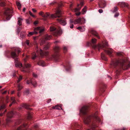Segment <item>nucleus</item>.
I'll list each match as a JSON object with an SVG mask.
<instances>
[{"mask_svg":"<svg viewBox=\"0 0 130 130\" xmlns=\"http://www.w3.org/2000/svg\"><path fill=\"white\" fill-rule=\"evenodd\" d=\"M51 5H55L56 7L55 9V13L50 15L47 13L44 14L43 12H41L39 13V14L44 18L45 20L47 18L55 19L59 18H60L57 19V21L62 25H65L67 24L66 18L64 17H62V15L63 13L60 8L62 5L56 2L52 3L51 4Z\"/></svg>","mask_w":130,"mask_h":130,"instance_id":"nucleus-1","label":"nucleus"},{"mask_svg":"<svg viewBox=\"0 0 130 130\" xmlns=\"http://www.w3.org/2000/svg\"><path fill=\"white\" fill-rule=\"evenodd\" d=\"M15 60V65L16 67H19L22 68L23 69V71L26 72H29L30 71V69L31 67V65L28 63H26L27 60V58L24 59L23 62H24V66L23 67L22 63L19 61L17 57H13Z\"/></svg>","mask_w":130,"mask_h":130,"instance_id":"nucleus-2","label":"nucleus"},{"mask_svg":"<svg viewBox=\"0 0 130 130\" xmlns=\"http://www.w3.org/2000/svg\"><path fill=\"white\" fill-rule=\"evenodd\" d=\"M113 64L115 65H120L122 68L124 70H126L130 68V62L128 59L118 58L113 62Z\"/></svg>","mask_w":130,"mask_h":130,"instance_id":"nucleus-3","label":"nucleus"},{"mask_svg":"<svg viewBox=\"0 0 130 130\" xmlns=\"http://www.w3.org/2000/svg\"><path fill=\"white\" fill-rule=\"evenodd\" d=\"M96 40L95 39H92L90 43H88L89 46L90 45L95 50L100 51L101 49H103L105 52V51L106 45L105 44L102 43L101 44H98V45L96 44Z\"/></svg>","mask_w":130,"mask_h":130,"instance_id":"nucleus-4","label":"nucleus"},{"mask_svg":"<svg viewBox=\"0 0 130 130\" xmlns=\"http://www.w3.org/2000/svg\"><path fill=\"white\" fill-rule=\"evenodd\" d=\"M21 53V49L18 48H14L11 51L6 50L5 53L6 56H11L12 57H18Z\"/></svg>","mask_w":130,"mask_h":130,"instance_id":"nucleus-5","label":"nucleus"},{"mask_svg":"<svg viewBox=\"0 0 130 130\" xmlns=\"http://www.w3.org/2000/svg\"><path fill=\"white\" fill-rule=\"evenodd\" d=\"M85 20L84 18H79L74 21L73 20L71 19L70 20V27L71 28H73V27L74 23L75 24L80 23L82 24L85 23Z\"/></svg>","mask_w":130,"mask_h":130,"instance_id":"nucleus-6","label":"nucleus"},{"mask_svg":"<svg viewBox=\"0 0 130 130\" xmlns=\"http://www.w3.org/2000/svg\"><path fill=\"white\" fill-rule=\"evenodd\" d=\"M44 30V28L42 27H38L34 28V31L30 32L27 35V36L30 37L34 34H37L39 32L40 34H42Z\"/></svg>","mask_w":130,"mask_h":130,"instance_id":"nucleus-7","label":"nucleus"},{"mask_svg":"<svg viewBox=\"0 0 130 130\" xmlns=\"http://www.w3.org/2000/svg\"><path fill=\"white\" fill-rule=\"evenodd\" d=\"M38 45V44L36 43V49L38 53L39 52V54L41 56L47 55L48 54V52H45L44 51L45 50H47L48 49L49 47L48 45H47L44 46L43 47V51L42 50L40 49L39 52H38L39 47Z\"/></svg>","mask_w":130,"mask_h":130,"instance_id":"nucleus-8","label":"nucleus"},{"mask_svg":"<svg viewBox=\"0 0 130 130\" xmlns=\"http://www.w3.org/2000/svg\"><path fill=\"white\" fill-rule=\"evenodd\" d=\"M50 31L51 33L54 36L57 37L58 35L61 34L62 30L60 28L56 30V28L54 26H52L50 27Z\"/></svg>","mask_w":130,"mask_h":130,"instance_id":"nucleus-9","label":"nucleus"},{"mask_svg":"<svg viewBox=\"0 0 130 130\" xmlns=\"http://www.w3.org/2000/svg\"><path fill=\"white\" fill-rule=\"evenodd\" d=\"M4 100L3 98H0V111L1 112L0 116H3L7 112V110L5 109L6 105L4 103Z\"/></svg>","mask_w":130,"mask_h":130,"instance_id":"nucleus-10","label":"nucleus"},{"mask_svg":"<svg viewBox=\"0 0 130 130\" xmlns=\"http://www.w3.org/2000/svg\"><path fill=\"white\" fill-rule=\"evenodd\" d=\"M15 114V112L13 111H10L8 112L6 115L7 119L6 120V124L7 125L8 123L10 122L11 120L10 118L13 117V115Z\"/></svg>","mask_w":130,"mask_h":130,"instance_id":"nucleus-11","label":"nucleus"},{"mask_svg":"<svg viewBox=\"0 0 130 130\" xmlns=\"http://www.w3.org/2000/svg\"><path fill=\"white\" fill-rule=\"evenodd\" d=\"M12 10L9 8L5 11L4 12V15L7 20H9L11 18L12 16Z\"/></svg>","mask_w":130,"mask_h":130,"instance_id":"nucleus-12","label":"nucleus"},{"mask_svg":"<svg viewBox=\"0 0 130 130\" xmlns=\"http://www.w3.org/2000/svg\"><path fill=\"white\" fill-rule=\"evenodd\" d=\"M52 36L51 35H48L46 34L45 35L44 37V38L43 40L41 41L40 44L41 45H43L45 43V40H50L52 38Z\"/></svg>","mask_w":130,"mask_h":130,"instance_id":"nucleus-13","label":"nucleus"},{"mask_svg":"<svg viewBox=\"0 0 130 130\" xmlns=\"http://www.w3.org/2000/svg\"><path fill=\"white\" fill-rule=\"evenodd\" d=\"M22 77L21 76H20L18 78V79L17 80V88L18 89V90H21L23 88V86H22L21 84L20 83V81L22 79Z\"/></svg>","mask_w":130,"mask_h":130,"instance_id":"nucleus-14","label":"nucleus"},{"mask_svg":"<svg viewBox=\"0 0 130 130\" xmlns=\"http://www.w3.org/2000/svg\"><path fill=\"white\" fill-rule=\"evenodd\" d=\"M27 84H29L30 83L34 87H36L37 86V82L35 79H32L30 80H27Z\"/></svg>","mask_w":130,"mask_h":130,"instance_id":"nucleus-15","label":"nucleus"},{"mask_svg":"<svg viewBox=\"0 0 130 130\" xmlns=\"http://www.w3.org/2000/svg\"><path fill=\"white\" fill-rule=\"evenodd\" d=\"M80 1V4H78L77 5V8H76L74 10V12H77V11H79L81 9L82 6L84 5V3L82 1L83 0H79Z\"/></svg>","mask_w":130,"mask_h":130,"instance_id":"nucleus-16","label":"nucleus"},{"mask_svg":"<svg viewBox=\"0 0 130 130\" xmlns=\"http://www.w3.org/2000/svg\"><path fill=\"white\" fill-rule=\"evenodd\" d=\"M64 66L66 71H69L71 67L70 62L68 61H66L65 64L64 65Z\"/></svg>","mask_w":130,"mask_h":130,"instance_id":"nucleus-17","label":"nucleus"},{"mask_svg":"<svg viewBox=\"0 0 130 130\" xmlns=\"http://www.w3.org/2000/svg\"><path fill=\"white\" fill-rule=\"evenodd\" d=\"M46 59L48 60H53L55 62H58L60 60V57H46Z\"/></svg>","mask_w":130,"mask_h":130,"instance_id":"nucleus-18","label":"nucleus"},{"mask_svg":"<svg viewBox=\"0 0 130 130\" xmlns=\"http://www.w3.org/2000/svg\"><path fill=\"white\" fill-rule=\"evenodd\" d=\"M37 64L38 65L44 67L46 66V64L44 61L39 59L37 61Z\"/></svg>","mask_w":130,"mask_h":130,"instance_id":"nucleus-19","label":"nucleus"},{"mask_svg":"<svg viewBox=\"0 0 130 130\" xmlns=\"http://www.w3.org/2000/svg\"><path fill=\"white\" fill-rule=\"evenodd\" d=\"M100 92L103 93L105 90V85L104 84L102 83L100 85Z\"/></svg>","mask_w":130,"mask_h":130,"instance_id":"nucleus-20","label":"nucleus"},{"mask_svg":"<svg viewBox=\"0 0 130 130\" xmlns=\"http://www.w3.org/2000/svg\"><path fill=\"white\" fill-rule=\"evenodd\" d=\"M99 6L100 8H104L106 6L105 2L104 0H102L101 2L99 4Z\"/></svg>","mask_w":130,"mask_h":130,"instance_id":"nucleus-21","label":"nucleus"},{"mask_svg":"<svg viewBox=\"0 0 130 130\" xmlns=\"http://www.w3.org/2000/svg\"><path fill=\"white\" fill-rule=\"evenodd\" d=\"M59 49V48L58 47H55V50L56 51V54L57 56H61L60 55V54L58 52Z\"/></svg>","mask_w":130,"mask_h":130,"instance_id":"nucleus-22","label":"nucleus"},{"mask_svg":"<svg viewBox=\"0 0 130 130\" xmlns=\"http://www.w3.org/2000/svg\"><path fill=\"white\" fill-rule=\"evenodd\" d=\"M91 33L92 34L96 36L98 38H100V37L98 36L97 32L93 30H92L91 31Z\"/></svg>","mask_w":130,"mask_h":130,"instance_id":"nucleus-23","label":"nucleus"},{"mask_svg":"<svg viewBox=\"0 0 130 130\" xmlns=\"http://www.w3.org/2000/svg\"><path fill=\"white\" fill-rule=\"evenodd\" d=\"M18 24L20 26H21L22 25V21H23V19L20 18H18Z\"/></svg>","mask_w":130,"mask_h":130,"instance_id":"nucleus-24","label":"nucleus"},{"mask_svg":"<svg viewBox=\"0 0 130 130\" xmlns=\"http://www.w3.org/2000/svg\"><path fill=\"white\" fill-rule=\"evenodd\" d=\"M29 106L27 104H24L23 105V106L28 110H30V108L29 107Z\"/></svg>","mask_w":130,"mask_h":130,"instance_id":"nucleus-25","label":"nucleus"},{"mask_svg":"<svg viewBox=\"0 0 130 130\" xmlns=\"http://www.w3.org/2000/svg\"><path fill=\"white\" fill-rule=\"evenodd\" d=\"M77 28L78 29L80 30L81 31H83L85 30V29L84 27L81 26L78 27Z\"/></svg>","mask_w":130,"mask_h":130,"instance_id":"nucleus-26","label":"nucleus"},{"mask_svg":"<svg viewBox=\"0 0 130 130\" xmlns=\"http://www.w3.org/2000/svg\"><path fill=\"white\" fill-rule=\"evenodd\" d=\"M31 20L30 18H29L28 19L26 20V22L27 24H30L31 22Z\"/></svg>","mask_w":130,"mask_h":130,"instance_id":"nucleus-27","label":"nucleus"},{"mask_svg":"<svg viewBox=\"0 0 130 130\" xmlns=\"http://www.w3.org/2000/svg\"><path fill=\"white\" fill-rule=\"evenodd\" d=\"M32 116L30 113H28L27 116V119L29 120H31L32 118Z\"/></svg>","mask_w":130,"mask_h":130,"instance_id":"nucleus-28","label":"nucleus"},{"mask_svg":"<svg viewBox=\"0 0 130 130\" xmlns=\"http://www.w3.org/2000/svg\"><path fill=\"white\" fill-rule=\"evenodd\" d=\"M86 6H85L84 8H83L82 9V13L83 14H84L85 12H86Z\"/></svg>","mask_w":130,"mask_h":130,"instance_id":"nucleus-29","label":"nucleus"},{"mask_svg":"<svg viewBox=\"0 0 130 130\" xmlns=\"http://www.w3.org/2000/svg\"><path fill=\"white\" fill-rule=\"evenodd\" d=\"M5 6V3L4 2H0V6L4 7Z\"/></svg>","mask_w":130,"mask_h":130,"instance_id":"nucleus-30","label":"nucleus"},{"mask_svg":"<svg viewBox=\"0 0 130 130\" xmlns=\"http://www.w3.org/2000/svg\"><path fill=\"white\" fill-rule=\"evenodd\" d=\"M122 6L127 7L128 6L127 4L125 3L122 2Z\"/></svg>","mask_w":130,"mask_h":130,"instance_id":"nucleus-31","label":"nucleus"},{"mask_svg":"<svg viewBox=\"0 0 130 130\" xmlns=\"http://www.w3.org/2000/svg\"><path fill=\"white\" fill-rule=\"evenodd\" d=\"M11 99L12 101V103H15L16 102L15 101V99H14V97H12L11 98Z\"/></svg>","mask_w":130,"mask_h":130,"instance_id":"nucleus-32","label":"nucleus"},{"mask_svg":"<svg viewBox=\"0 0 130 130\" xmlns=\"http://www.w3.org/2000/svg\"><path fill=\"white\" fill-rule=\"evenodd\" d=\"M117 7L116 6H115L114 8L113 9V10L112 12H115L117 10Z\"/></svg>","mask_w":130,"mask_h":130,"instance_id":"nucleus-33","label":"nucleus"},{"mask_svg":"<svg viewBox=\"0 0 130 130\" xmlns=\"http://www.w3.org/2000/svg\"><path fill=\"white\" fill-rule=\"evenodd\" d=\"M22 120H18L16 123V124H18L21 123L22 122Z\"/></svg>","mask_w":130,"mask_h":130,"instance_id":"nucleus-34","label":"nucleus"},{"mask_svg":"<svg viewBox=\"0 0 130 130\" xmlns=\"http://www.w3.org/2000/svg\"><path fill=\"white\" fill-rule=\"evenodd\" d=\"M21 27H19L17 29V32L18 34L20 32L21 29Z\"/></svg>","mask_w":130,"mask_h":130,"instance_id":"nucleus-35","label":"nucleus"},{"mask_svg":"<svg viewBox=\"0 0 130 130\" xmlns=\"http://www.w3.org/2000/svg\"><path fill=\"white\" fill-rule=\"evenodd\" d=\"M25 93L26 95H28L29 93V89H26L25 91Z\"/></svg>","mask_w":130,"mask_h":130,"instance_id":"nucleus-36","label":"nucleus"},{"mask_svg":"<svg viewBox=\"0 0 130 130\" xmlns=\"http://www.w3.org/2000/svg\"><path fill=\"white\" fill-rule=\"evenodd\" d=\"M18 89L17 88V90L18 91V92H17V95L18 96V97H19L20 96V92L19 91L20 90H18Z\"/></svg>","mask_w":130,"mask_h":130,"instance_id":"nucleus-37","label":"nucleus"},{"mask_svg":"<svg viewBox=\"0 0 130 130\" xmlns=\"http://www.w3.org/2000/svg\"><path fill=\"white\" fill-rule=\"evenodd\" d=\"M16 3L18 7H20L21 6V4L19 2H16Z\"/></svg>","mask_w":130,"mask_h":130,"instance_id":"nucleus-38","label":"nucleus"},{"mask_svg":"<svg viewBox=\"0 0 130 130\" xmlns=\"http://www.w3.org/2000/svg\"><path fill=\"white\" fill-rule=\"evenodd\" d=\"M63 51L65 53L67 51V49L66 47H63Z\"/></svg>","mask_w":130,"mask_h":130,"instance_id":"nucleus-39","label":"nucleus"},{"mask_svg":"<svg viewBox=\"0 0 130 130\" xmlns=\"http://www.w3.org/2000/svg\"><path fill=\"white\" fill-rule=\"evenodd\" d=\"M26 43L28 46L29 45V41L28 40H27L26 41Z\"/></svg>","mask_w":130,"mask_h":130,"instance_id":"nucleus-40","label":"nucleus"},{"mask_svg":"<svg viewBox=\"0 0 130 130\" xmlns=\"http://www.w3.org/2000/svg\"><path fill=\"white\" fill-rule=\"evenodd\" d=\"M117 54L118 56H122L123 53L121 52H118L117 53Z\"/></svg>","mask_w":130,"mask_h":130,"instance_id":"nucleus-41","label":"nucleus"},{"mask_svg":"<svg viewBox=\"0 0 130 130\" xmlns=\"http://www.w3.org/2000/svg\"><path fill=\"white\" fill-rule=\"evenodd\" d=\"M58 106H59V105H56V109L59 110L60 109V108H59Z\"/></svg>","mask_w":130,"mask_h":130,"instance_id":"nucleus-42","label":"nucleus"},{"mask_svg":"<svg viewBox=\"0 0 130 130\" xmlns=\"http://www.w3.org/2000/svg\"><path fill=\"white\" fill-rule=\"evenodd\" d=\"M29 14L31 16L34 17H35V15L32 14V13L30 11H29Z\"/></svg>","mask_w":130,"mask_h":130,"instance_id":"nucleus-43","label":"nucleus"},{"mask_svg":"<svg viewBox=\"0 0 130 130\" xmlns=\"http://www.w3.org/2000/svg\"><path fill=\"white\" fill-rule=\"evenodd\" d=\"M127 129L125 127H123L120 129V130H127Z\"/></svg>","mask_w":130,"mask_h":130,"instance_id":"nucleus-44","label":"nucleus"},{"mask_svg":"<svg viewBox=\"0 0 130 130\" xmlns=\"http://www.w3.org/2000/svg\"><path fill=\"white\" fill-rule=\"evenodd\" d=\"M81 12H77L76 13V15H79L80 14Z\"/></svg>","mask_w":130,"mask_h":130,"instance_id":"nucleus-45","label":"nucleus"},{"mask_svg":"<svg viewBox=\"0 0 130 130\" xmlns=\"http://www.w3.org/2000/svg\"><path fill=\"white\" fill-rule=\"evenodd\" d=\"M103 10L102 9H100L99 10V12L100 13H102L103 12Z\"/></svg>","mask_w":130,"mask_h":130,"instance_id":"nucleus-46","label":"nucleus"},{"mask_svg":"<svg viewBox=\"0 0 130 130\" xmlns=\"http://www.w3.org/2000/svg\"><path fill=\"white\" fill-rule=\"evenodd\" d=\"M38 127V125H35L34 127V128L36 129Z\"/></svg>","mask_w":130,"mask_h":130,"instance_id":"nucleus-47","label":"nucleus"},{"mask_svg":"<svg viewBox=\"0 0 130 130\" xmlns=\"http://www.w3.org/2000/svg\"><path fill=\"white\" fill-rule=\"evenodd\" d=\"M51 110L52 109H56V105L55 106H53L50 109Z\"/></svg>","mask_w":130,"mask_h":130,"instance_id":"nucleus-48","label":"nucleus"},{"mask_svg":"<svg viewBox=\"0 0 130 130\" xmlns=\"http://www.w3.org/2000/svg\"><path fill=\"white\" fill-rule=\"evenodd\" d=\"M38 22L37 21H35L34 22V24L35 25H37V24H38Z\"/></svg>","mask_w":130,"mask_h":130,"instance_id":"nucleus-49","label":"nucleus"},{"mask_svg":"<svg viewBox=\"0 0 130 130\" xmlns=\"http://www.w3.org/2000/svg\"><path fill=\"white\" fill-rule=\"evenodd\" d=\"M107 78H108L110 80L112 78L110 76L108 75H107Z\"/></svg>","mask_w":130,"mask_h":130,"instance_id":"nucleus-50","label":"nucleus"},{"mask_svg":"<svg viewBox=\"0 0 130 130\" xmlns=\"http://www.w3.org/2000/svg\"><path fill=\"white\" fill-rule=\"evenodd\" d=\"M112 52V50L111 49L110 50V51L108 52H107V53H108V54H110Z\"/></svg>","mask_w":130,"mask_h":130,"instance_id":"nucleus-51","label":"nucleus"},{"mask_svg":"<svg viewBox=\"0 0 130 130\" xmlns=\"http://www.w3.org/2000/svg\"><path fill=\"white\" fill-rule=\"evenodd\" d=\"M33 76L34 77H37V75L34 73L33 74Z\"/></svg>","mask_w":130,"mask_h":130,"instance_id":"nucleus-52","label":"nucleus"},{"mask_svg":"<svg viewBox=\"0 0 130 130\" xmlns=\"http://www.w3.org/2000/svg\"><path fill=\"white\" fill-rule=\"evenodd\" d=\"M32 10L34 12H36L37 11V10L34 9H32Z\"/></svg>","mask_w":130,"mask_h":130,"instance_id":"nucleus-53","label":"nucleus"},{"mask_svg":"<svg viewBox=\"0 0 130 130\" xmlns=\"http://www.w3.org/2000/svg\"><path fill=\"white\" fill-rule=\"evenodd\" d=\"M51 101V99H49L47 101V103H49Z\"/></svg>","mask_w":130,"mask_h":130,"instance_id":"nucleus-54","label":"nucleus"},{"mask_svg":"<svg viewBox=\"0 0 130 130\" xmlns=\"http://www.w3.org/2000/svg\"><path fill=\"white\" fill-rule=\"evenodd\" d=\"M119 15V14L118 13H117L114 16L115 17H117Z\"/></svg>","mask_w":130,"mask_h":130,"instance_id":"nucleus-55","label":"nucleus"},{"mask_svg":"<svg viewBox=\"0 0 130 130\" xmlns=\"http://www.w3.org/2000/svg\"><path fill=\"white\" fill-rule=\"evenodd\" d=\"M62 104H60V105H59V107H60L61 108V109H62V108H61V107H62Z\"/></svg>","mask_w":130,"mask_h":130,"instance_id":"nucleus-56","label":"nucleus"},{"mask_svg":"<svg viewBox=\"0 0 130 130\" xmlns=\"http://www.w3.org/2000/svg\"><path fill=\"white\" fill-rule=\"evenodd\" d=\"M34 56H33L32 57H37L36 54H35V53H34Z\"/></svg>","mask_w":130,"mask_h":130,"instance_id":"nucleus-57","label":"nucleus"},{"mask_svg":"<svg viewBox=\"0 0 130 130\" xmlns=\"http://www.w3.org/2000/svg\"><path fill=\"white\" fill-rule=\"evenodd\" d=\"M7 92V91H5L4 92H3L2 93V94H5Z\"/></svg>","mask_w":130,"mask_h":130,"instance_id":"nucleus-58","label":"nucleus"},{"mask_svg":"<svg viewBox=\"0 0 130 130\" xmlns=\"http://www.w3.org/2000/svg\"><path fill=\"white\" fill-rule=\"evenodd\" d=\"M37 38V37H34V39L35 40H36V39Z\"/></svg>","mask_w":130,"mask_h":130,"instance_id":"nucleus-59","label":"nucleus"},{"mask_svg":"<svg viewBox=\"0 0 130 130\" xmlns=\"http://www.w3.org/2000/svg\"><path fill=\"white\" fill-rule=\"evenodd\" d=\"M101 54H102L103 55H102L101 57H104L105 55L103 53H101Z\"/></svg>","mask_w":130,"mask_h":130,"instance_id":"nucleus-60","label":"nucleus"},{"mask_svg":"<svg viewBox=\"0 0 130 130\" xmlns=\"http://www.w3.org/2000/svg\"><path fill=\"white\" fill-rule=\"evenodd\" d=\"M26 10V8H24L23 10V11L24 12Z\"/></svg>","mask_w":130,"mask_h":130,"instance_id":"nucleus-61","label":"nucleus"},{"mask_svg":"<svg viewBox=\"0 0 130 130\" xmlns=\"http://www.w3.org/2000/svg\"><path fill=\"white\" fill-rule=\"evenodd\" d=\"M59 42V41H55V43H57Z\"/></svg>","mask_w":130,"mask_h":130,"instance_id":"nucleus-62","label":"nucleus"},{"mask_svg":"<svg viewBox=\"0 0 130 130\" xmlns=\"http://www.w3.org/2000/svg\"><path fill=\"white\" fill-rule=\"evenodd\" d=\"M32 59L33 60H34L35 59L36 57H32Z\"/></svg>","mask_w":130,"mask_h":130,"instance_id":"nucleus-63","label":"nucleus"},{"mask_svg":"<svg viewBox=\"0 0 130 130\" xmlns=\"http://www.w3.org/2000/svg\"><path fill=\"white\" fill-rule=\"evenodd\" d=\"M18 7L19 9L20 10L21 8V6H20V7Z\"/></svg>","mask_w":130,"mask_h":130,"instance_id":"nucleus-64","label":"nucleus"}]
</instances>
